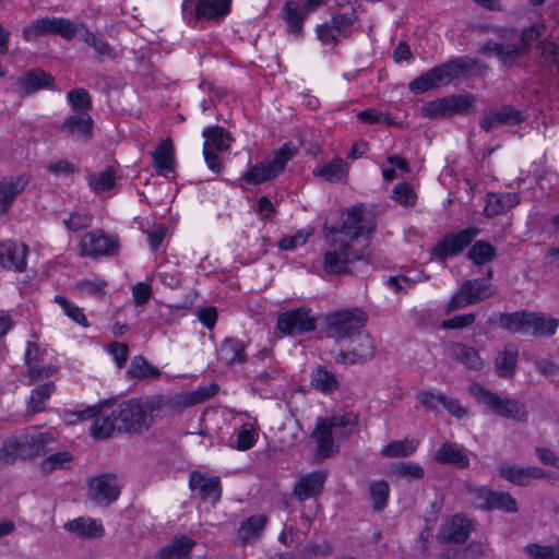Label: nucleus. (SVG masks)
<instances>
[{
  "mask_svg": "<svg viewBox=\"0 0 559 559\" xmlns=\"http://www.w3.org/2000/svg\"><path fill=\"white\" fill-rule=\"evenodd\" d=\"M545 26L540 23L524 27L520 34L515 26H496L491 25L488 29L498 35L502 41L487 39L479 48V52L486 57L496 56L499 62L504 67H512L520 58L527 56L544 31Z\"/></svg>",
  "mask_w": 559,
  "mask_h": 559,
  "instance_id": "f257e3e1",
  "label": "nucleus"
},
{
  "mask_svg": "<svg viewBox=\"0 0 559 559\" xmlns=\"http://www.w3.org/2000/svg\"><path fill=\"white\" fill-rule=\"evenodd\" d=\"M296 154V146L289 141L285 142L274 151L271 159L249 164L247 170L238 178L237 186L241 190H248V186H259L280 177Z\"/></svg>",
  "mask_w": 559,
  "mask_h": 559,
  "instance_id": "f03ea898",
  "label": "nucleus"
},
{
  "mask_svg": "<svg viewBox=\"0 0 559 559\" xmlns=\"http://www.w3.org/2000/svg\"><path fill=\"white\" fill-rule=\"evenodd\" d=\"M233 0H182L181 14L191 28L204 23H222L231 12Z\"/></svg>",
  "mask_w": 559,
  "mask_h": 559,
  "instance_id": "7ed1b4c3",
  "label": "nucleus"
},
{
  "mask_svg": "<svg viewBox=\"0 0 559 559\" xmlns=\"http://www.w3.org/2000/svg\"><path fill=\"white\" fill-rule=\"evenodd\" d=\"M52 440L49 432L38 435H22L9 437L0 447V462L4 465H13L17 460H32L45 452V447Z\"/></svg>",
  "mask_w": 559,
  "mask_h": 559,
  "instance_id": "20e7f679",
  "label": "nucleus"
},
{
  "mask_svg": "<svg viewBox=\"0 0 559 559\" xmlns=\"http://www.w3.org/2000/svg\"><path fill=\"white\" fill-rule=\"evenodd\" d=\"M78 34V25L68 17L62 16H43L32 21L23 28L22 37L31 43L38 37L55 35L64 40H72Z\"/></svg>",
  "mask_w": 559,
  "mask_h": 559,
  "instance_id": "39448f33",
  "label": "nucleus"
},
{
  "mask_svg": "<svg viewBox=\"0 0 559 559\" xmlns=\"http://www.w3.org/2000/svg\"><path fill=\"white\" fill-rule=\"evenodd\" d=\"M473 395L495 415L520 423H525L528 419V412L525 405L514 399H502L498 393L489 391L481 385L473 388Z\"/></svg>",
  "mask_w": 559,
  "mask_h": 559,
  "instance_id": "423d86ee",
  "label": "nucleus"
},
{
  "mask_svg": "<svg viewBox=\"0 0 559 559\" xmlns=\"http://www.w3.org/2000/svg\"><path fill=\"white\" fill-rule=\"evenodd\" d=\"M317 317L306 305L288 309L277 316L275 329L285 336H302L316 331Z\"/></svg>",
  "mask_w": 559,
  "mask_h": 559,
  "instance_id": "0eeeda50",
  "label": "nucleus"
},
{
  "mask_svg": "<svg viewBox=\"0 0 559 559\" xmlns=\"http://www.w3.org/2000/svg\"><path fill=\"white\" fill-rule=\"evenodd\" d=\"M365 259L362 250H357L348 241H341L334 249L323 253L322 269L326 275L343 276L353 273L352 265Z\"/></svg>",
  "mask_w": 559,
  "mask_h": 559,
  "instance_id": "6e6552de",
  "label": "nucleus"
},
{
  "mask_svg": "<svg viewBox=\"0 0 559 559\" xmlns=\"http://www.w3.org/2000/svg\"><path fill=\"white\" fill-rule=\"evenodd\" d=\"M115 411L119 432L143 433L153 426L154 418L152 416L146 417L142 399L126 400Z\"/></svg>",
  "mask_w": 559,
  "mask_h": 559,
  "instance_id": "1a4fd4ad",
  "label": "nucleus"
},
{
  "mask_svg": "<svg viewBox=\"0 0 559 559\" xmlns=\"http://www.w3.org/2000/svg\"><path fill=\"white\" fill-rule=\"evenodd\" d=\"M376 354V346L371 335L364 331L349 336L341 343L335 360L343 365L362 364L371 360Z\"/></svg>",
  "mask_w": 559,
  "mask_h": 559,
  "instance_id": "9d476101",
  "label": "nucleus"
},
{
  "mask_svg": "<svg viewBox=\"0 0 559 559\" xmlns=\"http://www.w3.org/2000/svg\"><path fill=\"white\" fill-rule=\"evenodd\" d=\"M454 81V60L435 66L433 68L421 72L412 80L407 88L415 96L423 95L433 90H439Z\"/></svg>",
  "mask_w": 559,
  "mask_h": 559,
  "instance_id": "9b49d317",
  "label": "nucleus"
},
{
  "mask_svg": "<svg viewBox=\"0 0 559 559\" xmlns=\"http://www.w3.org/2000/svg\"><path fill=\"white\" fill-rule=\"evenodd\" d=\"M328 326L340 343L365 328L367 314L360 308L335 310L325 318Z\"/></svg>",
  "mask_w": 559,
  "mask_h": 559,
  "instance_id": "f8f14e48",
  "label": "nucleus"
},
{
  "mask_svg": "<svg viewBox=\"0 0 559 559\" xmlns=\"http://www.w3.org/2000/svg\"><path fill=\"white\" fill-rule=\"evenodd\" d=\"M473 504L483 511L501 510L508 513L518 511V502L509 492L495 491L486 486L469 489Z\"/></svg>",
  "mask_w": 559,
  "mask_h": 559,
  "instance_id": "ddd939ff",
  "label": "nucleus"
},
{
  "mask_svg": "<svg viewBox=\"0 0 559 559\" xmlns=\"http://www.w3.org/2000/svg\"><path fill=\"white\" fill-rule=\"evenodd\" d=\"M119 248L118 238L102 229L86 233L79 241L80 257H111L119 251Z\"/></svg>",
  "mask_w": 559,
  "mask_h": 559,
  "instance_id": "4468645a",
  "label": "nucleus"
},
{
  "mask_svg": "<svg viewBox=\"0 0 559 559\" xmlns=\"http://www.w3.org/2000/svg\"><path fill=\"white\" fill-rule=\"evenodd\" d=\"M329 229L331 233H341L352 239H358L359 237L369 236L374 230V226L365 216V207L360 204L346 209L341 226H331Z\"/></svg>",
  "mask_w": 559,
  "mask_h": 559,
  "instance_id": "2eb2a0df",
  "label": "nucleus"
},
{
  "mask_svg": "<svg viewBox=\"0 0 559 559\" xmlns=\"http://www.w3.org/2000/svg\"><path fill=\"white\" fill-rule=\"evenodd\" d=\"M55 88V78L41 68L27 70L17 78L11 86V91L20 98L28 97L39 91Z\"/></svg>",
  "mask_w": 559,
  "mask_h": 559,
  "instance_id": "dca6fc26",
  "label": "nucleus"
},
{
  "mask_svg": "<svg viewBox=\"0 0 559 559\" xmlns=\"http://www.w3.org/2000/svg\"><path fill=\"white\" fill-rule=\"evenodd\" d=\"M493 272L489 269L485 277L466 280L456 289V308L477 304L492 295L491 278Z\"/></svg>",
  "mask_w": 559,
  "mask_h": 559,
  "instance_id": "f3484780",
  "label": "nucleus"
},
{
  "mask_svg": "<svg viewBox=\"0 0 559 559\" xmlns=\"http://www.w3.org/2000/svg\"><path fill=\"white\" fill-rule=\"evenodd\" d=\"M499 475L504 480L518 486L526 487L533 479L552 478L555 474L538 466H518L502 464L498 468Z\"/></svg>",
  "mask_w": 559,
  "mask_h": 559,
  "instance_id": "a211bd4d",
  "label": "nucleus"
},
{
  "mask_svg": "<svg viewBox=\"0 0 559 559\" xmlns=\"http://www.w3.org/2000/svg\"><path fill=\"white\" fill-rule=\"evenodd\" d=\"M189 487L191 490H198L199 497L203 501L212 504L217 503L222 498V483L218 476H210L206 473L193 471L189 476Z\"/></svg>",
  "mask_w": 559,
  "mask_h": 559,
  "instance_id": "6ab92c4d",
  "label": "nucleus"
},
{
  "mask_svg": "<svg viewBox=\"0 0 559 559\" xmlns=\"http://www.w3.org/2000/svg\"><path fill=\"white\" fill-rule=\"evenodd\" d=\"M326 478L325 471H313L302 475L294 485V497L298 502H305L311 498L317 499L323 492Z\"/></svg>",
  "mask_w": 559,
  "mask_h": 559,
  "instance_id": "aec40b11",
  "label": "nucleus"
},
{
  "mask_svg": "<svg viewBox=\"0 0 559 559\" xmlns=\"http://www.w3.org/2000/svg\"><path fill=\"white\" fill-rule=\"evenodd\" d=\"M27 252L25 243L4 240L0 242V265L9 271L23 272L27 266Z\"/></svg>",
  "mask_w": 559,
  "mask_h": 559,
  "instance_id": "412c9836",
  "label": "nucleus"
},
{
  "mask_svg": "<svg viewBox=\"0 0 559 559\" xmlns=\"http://www.w3.org/2000/svg\"><path fill=\"white\" fill-rule=\"evenodd\" d=\"M44 350L40 346L32 341L26 342L24 353V364L27 368V373L31 382L49 378L56 372V368L51 365L43 362Z\"/></svg>",
  "mask_w": 559,
  "mask_h": 559,
  "instance_id": "4be33fe9",
  "label": "nucleus"
},
{
  "mask_svg": "<svg viewBox=\"0 0 559 559\" xmlns=\"http://www.w3.org/2000/svg\"><path fill=\"white\" fill-rule=\"evenodd\" d=\"M454 311V295H452L447 305H435L429 307L421 316L423 324L432 328L436 333L439 331L454 330V317L445 318Z\"/></svg>",
  "mask_w": 559,
  "mask_h": 559,
  "instance_id": "5701e85b",
  "label": "nucleus"
},
{
  "mask_svg": "<svg viewBox=\"0 0 559 559\" xmlns=\"http://www.w3.org/2000/svg\"><path fill=\"white\" fill-rule=\"evenodd\" d=\"M333 425L328 418H319L312 431V438L317 442V456L320 460L328 459L338 452L333 438Z\"/></svg>",
  "mask_w": 559,
  "mask_h": 559,
  "instance_id": "b1692460",
  "label": "nucleus"
},
{
  "mask_svg": "<svg viewBox=\"0 0 559 559\" xmlns=\"http://www.w3.org/2000/svg\"><path fill=\"white\" fill-rule=\"evenodd\" d=\"M94 124V120L88 112H74L61 123L59 130L67 136L88 141L93 135Z\"/></svg>",
  "mask_w": 559,
  "mask_h": 559,
  "instance_id": "393cba45",
  "label": "nucleus"
},
{
  "mask_svg": "<svg viewBox=\"0 0 559 559\" xmlns=\"http://www.w3.org/2000/svg\"><path fill=\"white\" fill-rule=\"evenodd\" d=\"M92 498L110 504L120 496V487L117 484V476L114 474H102L91 481Z\"/></svg>",
  "mask_w": 559,
  "mask_h": 559,
  "instance_id": "a878e982",
  "label": "nucleus"
},
{
  "mask_svg": "<svg viewBox=\"0 0 559 559\" xmlns=\"http://www.w3.org/2000/svg\"><path fill=\"white\" fill-rule=\"evenodd\" d=\"M474 530V521L456 513V559L465 557L466 552H471L474 556L483 552V544L477 542H472L462 550Z\"/></svg>",
  "mask_w": 559,
  "mask_h": 559,
  "instance_id": "bb28decb",
  "label": "nucleus"
},
{
  "mask_svg": "<svg viewBox=\"0 0 559 559\" xmlns=\"http://www.w3.org/2000/svg\"><path fill=\"white\" fill-rule=\"evenodd\" d=\"M247 346L237 336H226L217 349L219 359L228 366L243 365L248 360Z\"/></svg>",
  "mask_w": 559,
  "mask_h": 559,
  "instance_id": "cd10ccee",
  "label": "nucleus"
},
{
  "mask_svg": "<svg viewBox=\"0 0 559 559\" xmlns=\"http://www.w3.org/2000/svg\"><path fill=\"white\" fill-rule=\"evenodd\" d=\"M28 185L26 176H11L0 181V211L7 213L14 200Z\"/></svg>",
  "mask_w": 559,
  "mask_h": 559,
  "instance_id": "c85d7f7f",
  "label": "nucleus"
},
{
  "mask_svg": "<svg viewBox=\"0 0 559 559\" xmlns=\"http://www.w3.org/2000/svg\"><path fill=\"white\" fill-rule=\"evenodd\" d=\"M219 386L215 382L209 385L199 386L198 389L176 395L173 401V407L177 411H182L186 407L194 406L204 403L217 394Z\"/></svg>",
  "mask_w": 559,
  "mask_h": 559,
  "instance_id": "c756f323",
  "label": "nucleus"
},
{
  "mask_svg": "<svg viewBox=\"0 0 559 559\" xmlns=\"http://www.w3.org/2000/svg\"><path fill=\"white\" fill-rule=\"evenodd\" d=\"M219 386L215 382L209 385L199 386L198 389L176 395L173 401V407L177 411H182L186 407L194 406L204 403L217 394Z\"/></svg>",
  "mask_w": 559,
  "mask_h": 559,
  "instance_id": "7c9ffc66",
  "label": "nucleus"
},
{
  "mask_svg": "<svg viewBox=\"0 0 559 559\" xmlns=\"http://www.w3.org/2000/svg\"><path fill=\"white\" fill-rule=\"evenodd\" d=\"M519 362V347L507 343L495 359V370L499 378L512 379L516 373Z\"/></svg>",
  "mask_w": 559,
  "mask_h": 559,
  "instance_id": "2f4dec72",
  "label": "nucleus"
},
{
  "mask_svg": "<svg viewBox=\"0 0 559 559\" xmlns=\"http://www.w3.org/2000/svg\"><path fill=\"white\" fill-rule=\"evenodd\" d=\"M559 326V320L546 317L542 312L527 310V333L536 337L552 336Z\"/></svg>",
  "mask_w": 559,
  "mask_h": 559,
  "instance_id": "473e14b6",
  "label": "nucleus"
},
{
  "mask_svg": "<svg viewBox=\"0 0 559 559\" xmlns=\"http://www.w3.org/2000/svg\"><path fill=\"white\" fill-rule=\"evenodd\" d=\"M520 202V198L515 192L487 194L485 212L488 217H495L515 207Z\"/></svg>",
  "mask_w": 559,
  "mask_h": 559,
  "instance_id": "72a5a7b5",
  "label": "nucleus"
},
{
  "mask_svg": "<svg viewBox=\"0 0 559 559\" xmlns=\"http://www.w3.org/2000/svg\"><path fill=\"white\" fill-rule=\"evenodd\" d=\"M152 156L153 167L158 175L166 176L175 170L174 145L170 139L163 140Z\"/></svg>",
  "mask_w": 559,
  "mask_h": 559,
  "instance_id": "f704fd0d",
  "label": "nucleus"
},
{
  "mask_svg": "<svg viewBox=\"0 0 559 559\" xmlns=\"http://www.w3.org/2000/svg\"><path fill=\"white\" fill-rule=\"evenodd\" d=\"M416 400L426 411L438 413L441 409H447L451 415H454V399L443 393L420 390L416 393Z\"/></svg>",
  "mask_w": 559,
  "mask_h": 559,
  "instance_id": "c9c22d12",
  "label": "nucleus"
},
{
  "mask_svg": "<svg viewBox=\"0 0 559 559\" xmlns=\"http://www.w3.org/2000/svg\"><path fill=\"white\" fill-rule=\"evenodd\" d=\"M202 136L204 138L203 148L221 153L229 151L233 141L230 133L218 124L204 128Z\"/></svg>",
  "mask_w": 559,
  "mask_h": 559,
  "instance_id": "e433bc0d",
  "label": "nucleus"
},
{
  "mask_svg": "<svg viewBox=\"0 0 559 559\" xmlns=\"http://www.w3.org/2000/svg\"><path fill=\"white\" fill-rule=\"evenodd\" d=\"M194 545L195 542L185 534L175 536L170 544L157 551L156 559H182L191 552Z\"/></svg>",
  "mask_w": 559,
  "mask_h": 559,
  "instance_id": "4c0bfd02",
  "label": "nucleus"
},
{
  "mask_svg": "<svg viewBox=\"0 0 559 559\" xmlns=\"http://www.w3.org/2000/svg\"><path fill=\"white\" fill-rule=\"evenodd\" d=\"M467 260L475 266H484L497 258V249L486 240H475L466 252Z\"/></svg>",
  "mask_w": 559,
  "mask_h": 559,
  "instance_id": "58836bf2",
  "label": "nucleus"
},
{
  "mask_svg": "<svg viewBox=\"0 0 559 559\" xmlns=\"http://www.w3.org/2000/svg\"><path fill=\"white\" fill-rule=\"evenodd\" d=\"M498 325L512 334L527 333V310L500 312L497 318Z\"/></svg>",
  "mask_w": 559,
  "mask_h": 559,
  "instance_id": "ea45409f",
  "label": "nucleus"
},
{
  "mask_svg": "<svg viewBox=\"0 0 559 559\" xmlns=\"http://www.w3.org/2000/svg\"><path fill=\"white\" fill-rule=\"evenodd\" d=\"M117 178V174L111 167H107L98 173H88L86 175L87 186L95 194L108 192L114 189Z\"/></svg>",
  "mask_w": 559,
  "mask_h": 559,
  "instance_id": "a19ab883",
  "label": "nucleus"
},
{
  "mask_svg": "<svg viewBox=\"0 0 559 559\" xmlns=\"http://www.w3.org/2000/svg\"><path fill=\"white\" fill-rule=\"evenodd\" d=\"M127 373L134 380L157 379L162 374L158 367L152 365L143 355L132 357Z\"/></svg>",
  "mask_w": 559,
  "mask_h": 559,
  "instance_id": "79ce46f5",
  "label": "nucleus"
},
{
  "mask_svg": "<svg viewBox=\"0 0 559 559\" xmlns=\"http://www.w3.org/2000/svg\"><path fill=\"white\" fill-rule=\"evenodd\" d=\"M116 429L118 430V418L114 409L108 415L98 414L92 423L90 433L94 439L103 440L110 438Z\"/></svg>",
  "mask_w": 559,
  "mask_h": 559,
  "instance_id": "37998d69",
  "label": "nucleus"
},
{
  "mask_svg": "<svg viewBox=\"0 0 559 559\" xmlns=\"http://www.w3.org/2000/svg\"><path fill=\"white\" fill-rule=\"evenodd\" d=\"M311 385L323 394H331L338 389V380L325 366L318 365L311 371Z\"/></svg>",
  "mask_w": 559,
  "mask_h": 559,
  "instance_id": "c03bdc74",
  "label": "nucleus"
},
{
  "mask_svg": "<svg viewBox=\"0 0 559 559\" xmlns=\"http://www.w3.org/2000/svg\"><path fill=\"white\" fill-rule=\"evenodd\" d=\"M283 13L287 28L293 34H300L302 32L305 19L310 14L304 11L302 4L299 5L294 0H289L284 4Z\"/></svg>",
  "mask_w": 559,
  "mask_h": 559,
  "instance_id": "a18cd8bd",
  "label": "nucleus"
},
{
  "mask_svg": "<svg viewBox=\"0 0 559 559\" xmlns=\"http://www.w3.org/2000/svg\"><path fill=\"white\" fill-rule=\"evenodd\" d=\"M421 114L431 119L454 115V95L428 102L423 106Z\"/></svg>",
  "mask_w": 559,
  "mask_h": 559,
  "instance_id": "49530a36",
  "label": "nucleus"
},
{
  "mask_svg": "<svg viewBox=\"0 0 559 559\" xmlns=\"http://www.w3.org/2000/svg\"><path fill=\"white\" fill-rule=\"evenodd\" d=\"M418 445L419 442L416 439L394 440L385 444L380 454L384 457H407L416 452Z\"/></svg>",
  "mask_w": 559,
  "mask_h": 559,
  "instance_id": "de8ad7c7",
  "label": "nucleus"
},
{
  "mask_svg": "<svg viewBox=\"0 0 559 559\" xmlns=\"http://www.w3.org/2000/svg\"><path fill=\"white\" fill-rule=\"evenodd\" d=\"M537 48L542 66L559 75V46L552 40L542 39L537 44Z\"/></svg>",
  "mask_w": 559,
  "mask_h": 559,
  "instance_id": "09e8293b",
  "label": "nucleus"
},
{
  "mask_svg": "<svg viewBox=\"0 0 559 559\" xmlns=\"http://www.w3.org/2000/svg\"><path fill=\"white\" fill-rule=\"evenodd\" d=\"M53 302H56L62 310V313L72 320L78 325L87 329L91 326L90 321L87 320L84 309L73 304L67 297L62 295H55Z\"/></svg>",
  "mask_w": 559,
  "mask_h": 559,
  "instance_id": "8fccbe9b",
  "label": "nucleus"
},
{
  "mask_svg": "<svg viewBox=\"0 0 559 559\" xmlns=\"http://www.w3.org/2000/svg\"><path fill=\"white\" fill-rule=\"evenodd\" d=\"M67 528L83 537H99L104 534L103 525L94 519H75L68 522Z\"/></svg>",
  "mask_w": 559,
  "mask_h": 559,
  "instance_id": "3c124183",
  "label": "nucleus"
},
{
  "mask_svg": "<svg viewBox=\"0 0 559 559\" xmlns=\"http://www.w3.org/2000/svg\"><path fill=\"white\" fill-rule=\"evenodd\" d=\"M267 518L264 514H254L245 520L239 527V537L243 542H248L259 537L264 531Z\"/></svg>",
  "mask_w": 559,
  "mask_h": 559,
  "instance_id": "603ef678",
  "label": "nucleus"
},
{
  "mask_svg": "<svg viewBox=\"0 0 559 559\" xmlns=\"http://www.w3.org/2000/svg\"><path fill=\"white\" fill-rule=\"evenodd\" d=\"M56 390L53 382H46L31 391L27 411L36 414L44 411V403L49 400Z\"/></svg>",
  "mask_w": 559,
  "mask_h": 559,
  "instance_id": "864d4df0",
  "label": "nucleus"
},
{
  "mask_svg": "<svg viewBox=\"0 0 559 559\" xmlns=\"http://www.w3.org/2000/svg\"><path fill=\"white\" fill-rule=\"evenodd\" d=\"M357 20L356 11L353 7L342 12L334 13L331 17V25L340 37L346 38L350 33V27Z\"/></svg>",
  "mask_w": 559,
  "mask_h": 559,
  "instance_id": "5fc2aeb1",
  "label": "nucleus"
},
{
  "mask_svg": "<svg viewBox=\"0 0 559 559\" xmlns=\"http://www.w3.org/2000/svg\"><path fill=\"white\" fill-rule=\"evenodd\" d=\"M67 100L71 109L76 112H88L93 107L91 94L84 87H75L67 93Z\"/></svg>",
  "mask_w": 559,
  "mask_h": 559,
  "instance_id": "6e6d98bb",
  "label": "nucleus"
},
{
  "mask_svg": "<svg viewBox=\"0 0 559 559\" xmlns=\"http://www.w3.org/2000/svg\"><path fill=\"white\" fill-rule=\"evenodd\" d=\"M94 216L91 212L72 211L68 217L62 219V224L69 233H79L92 226Z\"/></svg>",
  "mask_w": 559,
  "mask_h": 559,
  "instance_id": "4d7b16f0",
  "label": "nucleus"
},
{
  "mask_svg": "<svg viewBox=\"0 0 559 559\" xmlns=\"http://www.w3.org/2000/svg\"><path fill=\"white\" fill-rule=\"evenodd\" d=\"M107 286L108 284L105 280L96 277L94 280H80L75 283L74 287L75 290L83 295L94 297L97 299H103L106 295Z\"/></svg>",
  "mask_w": 559,
  "mask_h": 559,
  "instance_id": "13d9d810",
  "label": "nucleus"
},
{
  "mask_svg": "<svg viewBox=\"0 0 559 559\" xmlns=\"http://www.w3.org/2000/svg\"><path fill=\"white\" fill-rule=\"evenodd\" d=\"M456 79L460 75H479L481 76L487 67L477 58L467 56L456 57L455 61Z\"/></svg>",
  "mask_w": 559,
  "mask_h": 559,
  "instance_id": "bf43d9fd",
  "label": "nucleus"
},
{
  "mask_svg": "<svg viewBox=\"0 0 559 559\" xmlns=\"http://www.w3.org/2000/svg\"><path fill=\"white\" fill-rule=\"evenodd\" d=\"M457 359L471 370L478 371L484 367V360L475 348L456 343V360Z\"/></svg>",
  "mask_w": 559,
  "mask_h": 559,
  "instance_id": "052dcab7",
  "label": "nucleus"
},
{
  "mask_svg": "<svg viewBox=\"0 0 559 559\" xmlns=\"http://www.w3.org/2000/svg\"><path fill=\"white\" fill-rule=\"evenodd\" d=\"M259 433L251 423H245L237 431V439L235 448L238 451H248L252 449L258 441Z\"/></svg>",
  "mask_w": 559,
  "mask_h": 559,
  "instance_id": "680f3d73",
  "label": "nucleus"
},
{
  "mask_svg": "<svg viewBox=\"0 0 559 559\" xmlns=\"http://www.w3.org/2000/svg\"><path fill=\"white\" fill-rule=\"evenodd\" d=\"M372 508L376 511H382L389 502L390 487L385 480H377L369 486Z\"/></svg>",
  "mask_w": 559,
  "mask_h": 559,
  "instance_id": "e2e57ef3",
  "label": "nucleus"
},
{
  "mask_svg": "<svg viewBox=\"0 0 559 559\" xmlns=\"http://www.w3.org/2000/svg\"><path fill=\"white\" fill-rule=\"evenodd\" d=\"M314 174L330 182H340L345 177V164L337 158L318 168Z\"/></svg>",
  "mask_w": 559,
  "mask_h": 559,
  "instance_id": "0e129e2a",
  "label": "nucleus"
},
{
  "mask_svg": "<svg viewBox=\"0 0 559 559\" xmlns=\"http://www.w3.org/2000/svg\"><path fill=\"white\" fill-rule=\"evenodd\" d=\"M73 456L68 451H60L50 454L41 463L40 468L44 473H51L57 469H61L66 464L70 463Z\"/></svg>",
  "mask_w": 559,
  "mask_h": 559,
  "instance_id": "69168bd1",
  "label": "nucleus"
},
{
  "mask_svg": "<svg viewBox=\"0 0 559 559\" xmlns=\"http://www.w3.org/2000/svg\"><path fill=\"white\" fill-rule=\"evenodd\" d=\"M392 473L396 477H409L413 479H421L425 471L421 465L415 462H400L393 465Z\"/></svg>",
  "mask_w": 559,
  "mask_h": 559,
  "instance_id": "338daca9",
  "label": "nucleus"
},
{
  "mask_svg": "<svg viewBox=\"0 0 559 559\" xmlns=\"http://www.w3.org/2000/svg\"><path fill=\"white\" fill-rule=\"evenodd\" d=\"M431 254L441 261L454 254V231L448 233L439 240L431 250Z\"/></svg>",
  "mask_w": 559,
  "mask_h": 559,
  "instance_id": "774afa93",
  "label": "nucleus"
}]
</instances>
